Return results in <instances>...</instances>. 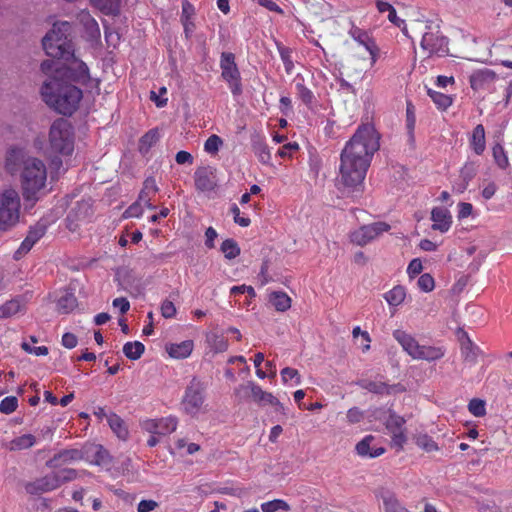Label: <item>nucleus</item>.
Instances as JSON below:
<instances>
[{"instance_id": "nucleus-31", "label": "nucleus", "mask_w": 512, "mask_h": 512, "mask_svg": "<svg viewBox=\"0 0 512 512\" xmlns=\"http://www.w3.org/2000/svg\"><path fill=\"white\" fill-rule=\"evenodd\" d=\"M383 502L384 512H410L397 498V496L390 491H383L380 494Z\"/></svg>"}, {"instance_id": "nucleus-1", "label": "nucleus", "mask_w": 512, "mask_h": 512, "mask_svg": "<svg viewBox=\"0 0 512 512\" xmlns=\"http://www.w3.org/2000/svg\"><path fill=\"white\" fill-rule=\"evenodd\" d=\"M379 135L371 125H360L340 155L338 183L348 193L361 194L372 157L379 150Z\"/></svg>"}, {"instance_id": "nucleus-26", "label": "nucleus", "mask_w": 512, "mask_h": 512, "mask_svg": "<svg viewBox=\"0 0 512 512\" xmlns=\"http://www.w3.org/2000/svg\"><path fill=\"white\" fill-rule=\"evenodd\" d=\"M357 385L367 390L370 393L378 394V395H389L392 392L394 386L387 384L382 380H372V379H361L357 382Z\"/></svg>"}, {"instance_id": "nucleus-9", "label": "nucleus", "mask_w": 512, "mask_h": 512, "mask_svg": "<svg viewBox=\"0 0 512 512\" xmlns=\"http://www.w3.org/2000/svg\"><path fill=\"white\" fill-rule=\"evenodd\" d=\"M20 198L17 191L5 190L0 194V225L10 227L19 220Z\"/></svg>"}, {"instance_id": "nucleus-19", "label": "nucleus", "mask_w": 512, "mask_h": 512, "mask_svg": "<svg viewBox=\"0 0 512 512\" xmlns=\"http://www.w3.org/2000/svg\"><path fill=\"white\" fill-rule=\"evenodd\" d=\"M195 187L201 192H209L216 187V177L211 167H200L194 173Z\"/></svg>"}, {"instance_id": "nucleus-18", "label": "nucleus", "mask_w": 512, "mask_h": 512, "mask_svg": "<svg viewBox=\"0 0 512 512\" xmlns=\"http://www.w3.org/2000/svg\"><path fill=\"white\" fill-rule=\"evenodd\" d=\"M59 487V481L53 473L48 474L42 478L36 479L33 482H29L25 485L27 493L37 495L45 492L55 490Z\"/></svg>"}, {"instance_id": "nucleus-12", "label": "nucleus", "mask_w": 512, "mask_h": 512, "mask_svg": "<svg viewBox=\"0 0 512 512\" xmlns=\"http://www.w3.org/2000/svg\"><path fill=\"white\" fill-rule=\"evenodd\" d=\"M406 420L397 415L393 411H389V417L385 421V427L391 435V444L397 448L398 451L403 450L407 441L406 429L404 427Z\"/></svg>"}, {"instance_id": "nucleus-37", "label": "nucleus", "mask_w": 512, "mask_h": 512, "mask_svg": "<svg viewBox=\"0 0 512 512\" xmlns=\"http://www.w3.org/2000/svg\"><path fill=\"white\" fill-rule=\"evenodd\" d=\"M295 89L298 98L303 102V104L308 108H311L315 102V96L312 90L304 84L303 78L300 81H296Z\"/></svg>"}, {"instance_id": "nucleus-64", "label": "nucleus", "mask_w": 512, "mask_h": 512, "mask_svg": "<svg viewBox=\"0 0 512 512\" xmlns=\"http://www.w3.org/2000/svg\"><path fill=\"white\" fill-rule=\"evenodd\" d=\"M423 270L422 262L419 258H415L410 261L408 267H407V274L409 278H414L417 275H419Z\"/></svg>"}, {"instance_id": "nucleus-63", "label": "nucleus", "mask_w": 512, "mask_h": 512, "mask_svg": "<svg viewBox=\"0 0 512 512\" xmlns=\"http://www.w3.org/2000/svg\"><path fill=\"white\" fill-rule=\"evenodd\" d=\"M21 348L29 353V354H33V355H36V356H46L48 353H49V350L46 346H31L29 345L28 343L26 342H23L21 344Z\"/></svg>"}, {"instance_id": "nucleus-27", "label": "nucleus", "mask_w": 512, "mask_h": 512, "mask_svg": "<svg viewBox=\"0 0 512 512\" xmlns=\"http://www.w3.org/2000/svg\"><path fill=\"white\" fill-rule=\"evenodd\" d=\"M158 190L159 189L155 178L148 177L143 183V188L139 194V201L142 202L147 208L151 210L155 209L156 207L152 204L151 200L152 197L156 195Z\"/></svg>"}, {"instance_id": "nucleus-6", "label": "nucleus", "mask_w": 512, "mask_h": 512, "mask_svg": "<svg viewBox=\"0 0 512 512\" xmlns=\"http://www.w3.org/2000/svg\"><path fill=\"white\" fill-rule=\"evenodd\" d=\"M424 26V33L420 42V46L428 56H446L449 52V40L443 35L440 25L430 22L415 21L412 24L413 30H418L419 26Z\"/></svg>"}, {"instance_id": "nucleus-33", "label": "nucleus", "mask_w": 512, "mask_h": 512, "mask_svg": "<svg viewBox=\"0 0 512 512\" xmlns=\"http://www.w3.org/2000/svg\"><path fill=\"white\" fill-rule=\"evenodd\" d=\"M275 45L277 51L280 55V58L284 64L285 72L290 75L294 71V62L292 59L293 50L285 45H283L280 41H275Z\"/></svg>"}, {"instance_id": "nucleus-56", "label": "nucleus", "mask_w": 512, "mask_h": 512, "mask_svg": "<svg viewBox=\"0 0 512 512\" xmlns=\"http://www.w3.org/2000/svg\"><path fill=\"white\" fill-rule=\"evenodd\" d=\"M281 378L283 383H287L289 380L295 379V384L301 383V376L297 369L291 367H285L281 370Z\"/></svg>"}, {"instance_id": "nucleus-49", "label": "nucleus", "mask_w": 512, "mask_h": 512, "mask_svg": "<svg viewBox=\"0 0 512 512\" xmlns=\"http://www.w3.org/2000/svg\"><path fill=\"white\" fill-rule=\"evenodd\" d=\"M94 2L105 14H116L121 4V0H94Z\"/></svg>"}, {"instance_id": "nucleus-7", "label": "nucleus", "mask_w": 512, "mask_h": 512, "mask_svg": "<svg viewBox=\"0 0 512 512\" xmlns=\"http://www.w3.org/2000/svg\"><path fill=\"white\" fill-rule=\"evenodd\" d=\"M181 409L191 417H197L205 411V387L198 379L193 378L186 387L181 400Z\"/></svg>"}, {"instance_id": "nucleus-14", "label": "nucleus", "mask_w": 512, "mask_h": 512, "mask_svg": "<svg viewBox=\"0 0 512 512\" xmlns=\"http://www.w3.org/2000/svg\"><path fill=\"white\" fill-rule=\"evenodd\" d=\"M497 79L493 70L484 68L474 71L469 77V83L474 91H492Z\"/></svg>"}, {"instance_id": "nucleus-46", "label": "nucleus", "mask_w": 512, "mask_h": 512, "mask_svg": "<svg viewBox=\"0 0 512 512\" xmlns=\"http://www.w3.org/2000/svg\"><path fill=\"white\" fill-rule=\"evenodd\" d=\"M220 249L224 254L225 258L229 260L235 259L237 256L240 255V248L237 242L233 239L224 240L221 244Z\"/></svg>"}, {"instance_id": "nucleus-38", "label": "nucleus", "mask_w": 512, "mask_h": 512, "mask_svg": "<svg viewBox=\"0 0 512 512\" xmlns=\"http://www.w3.org/2000/svg\"><path fill=\"white\" fill-rule=\"evenodd\" d=\"M144 351L145 346L139 341L127 342L123 346V353L130 360H138Z\"/></svg>"}, {"instance_id": "nucleus-52", "label": "nucleus", "mask_w": 512, "mask_h": 512, "mask_svg": "<svg viewBox=\"0 0 512 512\" xmlns=\"http://www.w3.org/2000/svg\"><path fill=\"white\" fill-rule=\"evenodd\" d=\"M18 407V399L15 396H8L0 402V412L3 414H11Z\"/></svg>"}, {"instance_id": "nucleus-8", "label": "nucleus", "mask_w": 512, "mask_h": 512, "mask_svg": "<svg viewBox=\"0 0 512 512\" xmlns=\"http://www.w3.org/2000/svg\"><path fill=\"white\" fill-rule=\"evenodd\" d=\"M221 77L228 84L233 96H239L243 92L241 74L235 62L232 52H222L220 58Z\"/></svg>"}, {"instance_id": "nucleus-58", "label": "nucleus", "mask_w": 512, "mask_h": 512, "mask_svg": "<svg viewBox=\"0 0 512 512\" xmlns=\"http://www.w3.org/2000/svg\"><path fill=\"white\" fill-rule=\"evenodd\" d=\"M230 212L233 215L234 222L241 227H248L251 224V220L248 217L241 216L240 209L236 204H232Z\"/></svg>"}, {"instance_id": "nucleus-41", "label": "nucleus", "mask_w": 512, "mask_h": 512, "mask_svg": "<svg viewBox=\"0 0 512 512\" xmlns=\"http://www.w3.org/2000/svg\"><path fill=\"white\" fill-rule=\"evenodd\" d=\"M77 306V299L72 293L61 296L57 302V309L62 314H68Z\"/></svg>"}, {"instance_id": "nucleus-39", "label": "nucleus", "mask_w": 512, "mask_h": 512, "mask_svg": "<svg viewBox=\"0 0 512 512\" xmlns=\"http://www.w3.org/2000/svg\"><path fill=\"white\" fill-rule=\"evenodd\" d=\"M35 442V436L32 434H24L11 440L8 447L10 450H23L32 447Z\"/></svg>"}, {"instance_id": "nucleus-5", "label": "nucleus", "mask_w": 512, "mask_h": 512, "mask_svg": "<svg viewBox=\"0 0 512 512\" xmlns=\"http://www.w3.org/2000/svg\"><path fill=\"white\" fill-rule=\"evenodd\" d=\"M74 127L65 118L55 119L49 129L48 143L53 154L70 156L74 151Z\"/></svg>"}, {"instance_id": "nucleus-50", "label": "nucleus", "mask_w": 512, "mask_h": 512, "mask_svg": "<svg viewBox=\"0 0 512 512\" xmlns=\"http://www.w3.org/2000/svg\"><path fill=\"white\" fill-rule=\"evenodd\" d=\"M469 412L475 417H483L486 415L485 401L479 398H473L468 404Z\"/></svg>"}, {"instance_id": "nucleus-16", "label": "nucleus", "mask_w": 512, "mask_h": 512, "mask_svg": "<svg viewBox=\"0 0 512 512\" xmlns=\"http://www.w3.org/2000/svg\"><path fill=\"white\" fill-rule=\"evenodd\" d=\"M46 227L44 225H36L31 227L27 236L22 241L20 247L14 253V259L19 260L26 255L32 247L45 235Z\"/></svg>"}, {"instance_id": "nucleus-32", "label": "nucleus", "mask_w": 512, "mask_h": 512, "mask_svg": "<svg viewBox=\"0 0 512 512\" xmlns=\"http://www.w3.org/2000/svg\"><path fill=\"white\" fill-rule=\"evenodd\" d=\"M269 302L278 312H286L291 308L292 300L286 292L273 291L269 294Z\"/></svg>"}, {"instance_id": "nucleus-23", "label": "nucleus", "mask_w": 512, "mask_h": 512, "mask_svg": "<svg viewBox=\"0 0 512 512\" xmlns=\"http://www.w3.org/2000/svg\"><path fill=\"white\" fill-rule=\"evenodd\" d=\"M446 349L443 346L421 345L414 360H423L433 362L442 359L445 356Z\"/></svg>"}, {"instance_id": "nucleus-43", "label": "nucleus", "mask_w": 512, "mask_h": 512, "mask_svg": "<svg viewBox=\"0 0 512 512\" xmlns=\"http://www.w3.org/2000/svg\"><path fill=\"white\" fill-rule=\"evenodd\" d=\"M415 444L427 453L439 451L438 444L428 434L417 435Z\"/></svg>"}, {"instance_id": "nucleus-3", "label": "nucleus", "mask_w": 512, "mask_h": 512, "mask_svg": "<svg viewBox=\"0 0 512 512\" xmlns=\"http://www.w3.org/2000/svg\"><path fill=\"white\" fill-rule=\"evenodd\" d=\"M46 180L47 169L44 162L35 157L28 158L21 172L24 199L33 203L37 201L38 193L45 187Z\"/></svg>"}, {"instance_id": "nucleus-34", "label": "nucleus", "mask_w": 512, "mask_h": 512, "mask_svg": "<svg viewBox=\"0 0 512 512\" xmlns=\"http://www.w3.org/2000/svg\"><path fill=\"white\" fill-rule=\"evenodd\" d=\"M465 339L461 340V353L464 360L470 363H475L478 357L479 348L473 344L471 339L465 333Z\"/></svg>"}, {"instance_id": "nucleus-48", "label": "nucleus", "mask_w": 512, "mask_h": 512, "mask_svg": "<svg viewBox=\"0 0 512 512\" xmlns=\"http://www.w3.org/2000/svg\"><path fill=\"white\" fill-rule=\"evenodd\" d=\"M290 505L282 499H274L261 504V510L263 512H276L279 510L290 511Z\"/></svg>"}, {"instance_id": "nucleus-17", "label": "nucleus", "mask_w": 512, "mask_h": 512, "mask_svg": "<svg viewBox=\"0 0 512 512\" xmlns=\"http://www.w3.org/2000/svg\"><path fill=\"white\" fill-rule=\"evenodd\" d=\"M24 148L18 146L10 147L5 156V169L11 175L16 174L20 168L24 167V162L28 159Z\"/></svg>"}, {"instance_id": "nucleus-40", "label": "nucleus", "mask_w": 512, "mask_h": 512, "mask_svg": "<svg viewBox=\"0 0 512 512\" xmlns=\"http://www.w3.org/2000/svg\"><path fill=\"white\" fill-rule=\"evenodd\" d=\"M159 132L157 129H151L145 133L139 141V150L142 153L148 152L159 140Z\"/></svg>"}, {"instance_id": "nucleus-53", "label": "nucleus", "mask_w": 512, "mask_h": 512, "mask_svg": "<svg viewBox=\"0 0 512 512\" xmlns=\"http://www.w3.org/2000/svg\"><path fill=\"white\" fill-rule=\"evenodd\" d=\"M223 141L218 135H211L204 143V150L207 153L215 154L219 151V148L222 146Z\"/></svg>"}, {"instance_id": "nucleus-10", "label": "nucleus", "mask_w": 512, "mask_h": 512, "mask_svg": "<svg viewBox=\"0 0 512 512\" xmlns=\"http://www.w3.org/2000/svg\"><path fill=\"white\" fill-rule=\"evenodd\" d=\"M248 392L253 401L261 406L271 405L275 407L276 411H280L283 409V405L272 393L264 391L259 385H257L253 381H249L246 384L239 385L235 389L234 394L239 399H242L246 397Z\"/></svg>"}, {"instance_id": "nucleus-22", "label": "nucleus", "mask_w": 512, "mask_h": 512, "mask_svg": "<svg viewBox=\"0 0 512 512\" xmlns=\"http://www.w3.org/2000/svg\"><path fill=\"white\" fill-rule=\"evenodd\" d=\"M431 220L433 221L432 229L440 232H447L452 224V217L449 211L442 207H435L431 212Z\"/></svg>"}, {"instance_id": "nucleus-45", "label": "nucleus", "mask_w": 512, "mask_h": 512, "mask_svg": "<svg viewBox=\"0 0 512 512\" xmlns=\"http://www.w3.org/2000/svg\"><path fill=\"white\" fill-rule=\"evenodd\" d=\"M428 95L440 110H446L452 105V98L449 95L431 89L428 90Z\"/></svg>"}, {"instance_id": "nucleus-15", "label": "nucleus", "mask_w": 512, "mask_h": 512, "mask_svg": "<svg viewBox=\"0 0 512 512\" xmlns=\"http://www.w3.org/2000/svg\"><path fill=\"white\" fill-rule=\"evenodd\" d=\"M349 34L368 53L370 66H374L379 56V48L368 32L353 26Z\"/></svg>"}, {"instance_id": "nucleus-51", "label": "nucleus", "mask_w": 512, "mask_h": 512, "mask_svg": "<svg viewBox=\"0 0 512 512\" xmlns=\"http://www.w3.org/2000/svg\"><path fill=\"white\" fill-rule=\"evenodd\" d=\"M476 173L477 165L474 162H466L460 170L459 178L470 183V181L476 176Z\"/></svg>"}, {"instance_id": "nucleus-47", "label": "nucleus", "mask_w": 512, "mask_h": 512, "mask_svg": "<svg viewBox=\"0 0 512 512\" xmlns=\"http://www.w3.org/2000/svg\"><path fill=\"white\" fill-rule=\"evenodd\" d=\"M416 125V114H415V106L411 101H407L406 103V129L408 131L409 137L411 139L414 138V130Z\"/></svg>"}, {"instance_id": "nucleus-28", "label": "nucleus", "mask_w": 512, "mask_h": 512, "mask_svg": "<svg viewBox=\"0 0 512 512\" xmlns=\"http://www.w3.org/2000/svg\"><path fill=\"white\" fill-rule=\"evenodd\" d=\"M194 14V6L188 0H182L181 23L187 38L191 37L195 29V24L192 20Z\"/></svg>"}, {"instance_id": "nucleus-21", "label": "nucleus", "mask_w": 512, "mask_h": 512, "mask_svg": "<svg viewBox=\"0 0 512 512\" xmlns=\"http://www.w3.org/2000/svg\"><path fill=\"white\" fill-rule=\"evenodd\" d=\"M83 458L82 452L77 449H65L55 454L53 458L47 461V466L56 469L64 464L79 461Z\"/></svg>"}, {"instance_id": "nucleus-2", "label": "nucleus", "mask_w": 512, "mask_h": 512, "mask_svg": "<svg viewBox=\"0 0 512 512\" xmlns=\"http://www.w3.org/2000/svg\"><path fill=\"white\" fill-rule=\"evenodd\" d=\"M56 76L45 81L41 87L44 102L59 114L71 116L83 98L80 88L74 83H85L89 79L87 65L80 61L76 69H57Z\"/></svg>"}, {"instance_id": "nucleus-60", "label": "nucleus", "mask_w": 512, "mask_h": 512, "mask_svg": "<svg viewBox=\"0 0 512 512\" xmlns=\"http://www.w3.org/2000/svg\"><path fill=\"white\" fill-rule=\"evenodd\" d=\"M388 20L393 23L395 26L401 28L402 32L411 38V36L409 35L408 33V29L405 25V21L403 19H400L398 16H397V12L395 10V8H391L390 9V12L388 13Z\"/></svg>"}, {"instance_id": "nucleus-4", "label": "nucleus", "mask_w": 512, "mask_h": 512, "mask_svg": "<svg viewBox=\"0 0 512 512\" xmlns=\"http://www.w3.org/2000/svg\"><path fill=\"white\" fill-rule=\"evenodd\" d=\"M71 25L67 21L55 23L42 40L43 49L52 58L69 59L73 56L70 35Z\"/></svg>"}, {"instance_id": "nucleus-42", "label": "nucleus", "mask_w": 512, "mask_h": 512, "mask_svg": "<svg viewBox=\"0 0 512 512\" xmlns=\"http://www.w3.org/2000/svg\"><path fill=\"white\" fill-rule=\"evenodd\" d=\"M492 156L495 164L500 168L505 170L509 166V159L507 156V152L504 147L500 143H496L492 147Z\"/></svg>"}, {"instance_id": "nucleus-59", "label": "nucleus", "mask_w": 512, "mask_h": 512, "mask_svg": "<svg viewBox=\"0 0 512 512\" xmlns=\"http://www.w3.org/2000/svg\"><path fill=\"white\" fill-rule=\"evenodd\" d=\"M57 69H73L68 66H59L58 63L54 59L45 60L41 63V70L43 73L48 74L50 72H54L52 77H55Z\"/></svg>"}, {"instance_id": "nucleus-25", "label": "nucleus", "mask_w": 512, "mask_h": 512, "mask_svg": "<svg viewBox=\"0 0 512 512\" xmlns=\"http://www.w3.org/2000/svg\"><path fill=\"white\" fill-rule=\"evenodd\" d=\"M26 305L21 297L12 298L0 305V319L11 318L17 314L24 313Z\"/></svg>"}, {"instance_id": "nucleus-20", "label": "nucleus", "mask_w": 512, "mask_h": 512, "mask_svg": "<svg viewBox=\"0 0 512 512\" xmlns=\"http://www.w3.org/2000/svg\"><path fill=\"white\" fill-rule=\"evenodd\" d=\"M393 338L399 343V345L402 347V349L412 359L415 358L420 344L412 334H410L402 329H396L393 331Z\"/></svg>"}, {"instance_id": "nucleus-24", "label": "nucleus", "mask_w": 512, "mask_h": 512, "mask_svg": "<svg viewBox=\"0 0 512 512\" xmlns=\"http://www.w3.org/2000/svg\"><path fill=\"white\" fill-rule=\"evenodd\" d=\"M469 146L472 151L480 156L486 149L485 128L482 124L476 125L469 136Z\"/></svg>"}, {"instance_id": "nucleus-13", "label": "nucleus", "mask_w": 512, "mask_h": 512, "mask_svg": "<svg viewBox=\"0 0 512 512\" xmlns=\"http://www.w3.org/2000/svg\"><path fill=\"white\" fill-rule=\"evenodd\" d=\"M178 426L176 416H167L156 419H145L141 422V428L150 434L166 436L173 433Z\"/></svg>"}, {"instance_id": "nucleus-30", "label": "nucleus", "mask_w": 512, "mask_h": 512, "mask_svg": "<svg viewBox=\"0 0 512 512\" xmlns=\"http://www.w3.org/2000/svg\"><path fill=\"white\" fill-rule=\"evenodd\" d=\"M374 440L372 435L365 436L360 442L356 445V452L359 456L376 458L384 454L385 449L382 447L371 449V442Z\"/></svg>"}, {"instance_id": "nucleus-62", "label": "nucleus", "mask_w": 512, "mask_h": 512, "mask_svg": "<svg viewBox=\"0 0 512 512\" xmlns=\"http://www.w3.org/2000/svg\"><path fill=\"white\" fill-rule=\"evenodd\" d=\"M161 315L166 318H173L176 315V307L174 303L168 299L164 300L160 307Z\"/></svg>"}, {"instance_id": "nucleus-54", "label": "nucleus", "mask_w": 512, "mask_h": 512, "mask_svg": "<svg viewBox=\"0 0 512 512\" xmlns=\"http://www.w3.org/2000/svg\"><path fill=\"white\" fill-rule=\"evenodd\" d=\"M417 286L423 292H431L435 288L434 278L431 274L424 273L419 277Z\"/></svg>"}, {"instance_id": "nucleus-29", "label": "nucleus", "mask_w": 512, "mask_h": 512, "mask_svg": "<svg viewBox=\"0 0 512 512\" xmlns=\"http://www.w3.org/2000/svg\"><path fill=\"white\" fill-rule=\"evenodd\" d=\"M194 349L192 340H185L180 343H173L166 347L170 357L175 359H185L189 357Z\"/></svg>"}, {"instance_id": "nucleus-35", "label": "nucleus", "mask_w": 512, "mask_h": 512, "mask_svg": "<svg viewBox=\"0 0 512 512\" xmlns=\"http://www.w3.org/2000/svg\"><path fill=\"white\" fill-rule=\"evenodd\" d=\"M406 297V290L403 286H394L391 290L384 294V299L390 306L397 307L401 305Z\"/></svg>"}, {"instance_id": "nucleus-57", "label": "nucleus", "mask_w": 512, "mask_h": 512, "mask_svg": "<svg viewBox=\"0 0 512 512\" xmlns=\"http://www.w3.org/2000/svg\"><path fill=\"white\" fill-rule=\"evenodd\" d=\"M53 475L56 476L60 486L65 482L74 480L77 476V472L74 469H61L57 472H53Z\"/></svg>"}, {"instance_id": "nucleus-36", "label": "nucleus", "mask_w": 512, "mask_h": 512, "mask_svg": "<svg viewBox=\"0 0 512 512\" xmlns=\"http://www.w3.org/2000/svg\"><path fill=\"white\" fill-rule=\"evenodd\" d=\"M108 423L112 431L117 435L119 439L126 440L128 438V429L124 421L118 415L111 414L108 417Z\"/></svg>"}, {"instance_id": "nucleus-44", "label": "nucleus", "mask_w": 512, "mask_h": 512, "mask_svg": "<svg viewBox=\"0 0 512 512\" xmlns=\"http://www.w3.org/2000/svg\"><path fill=\"white\" fill-rule=\"evenodd\" d=\"M254 154L263 164H268L271 160V153L268 145L263 141H256L252 145Z\"/></svg>"}, {"instance_id": "nucleus-11", "label": "nucleus", "mask_w": 512, "mask_h": 512, "mask_svg": "<svg viewBox=\"0 0 512 512\" xmlns=\"http://www.w3.org/2000/svg\"><path fill=\"white\" fill-rule=\"evenodd\" d=\"M391 226L383 221L362 225L350 234V241L357 246H365L384 232H388Z\"/></svg>"}, {"instance_id": "nucleus-61", "label": "nucleus", "mask_w": 512, "mask_h": 512, "mask_svg": "<svg viewBox=\"0 0 512 512\" xmlns=\"http://www.w3.org/2000/svg\"><path fill=\"white\" fill-rule=\"evenodd\" d=\"M175 446L178 450H181L183 448H186V453L188 455H192L196 452H198L201 448L200 445L196 443H187L186 439L180 438L175 442Z\"/></svg>"}, {"instance_id": "nucleus-55", "label": "nucleus", "mask_w": 512, "mask_h": 512, "mask_svg": "<svg viewBox=\"0 0 512 512\" xmlns=\"http://www.w3.org/2000/svg\"><path fill=\"white\" fill-rule=\"evenodd\" d=\"M209 344L215 352H224L228 348V341L221 335H212L209 338Z\"/></svg>"}]
</instances>
